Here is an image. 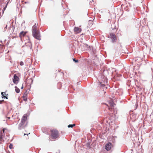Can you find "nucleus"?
<instances>
[{
  "label": "nucleus",
  "instance_id": "obj_7",
  "mask_svg": "<svg viewBox=\"0 0 153 153\" xmlns=\"http://www.w3.org/2000/svg\"><path fill=\"white\" fill-rule=\"evenodd\" d=\"M107 79L106 77L102 79L101 82H100V84H101V87L102 88L104 87L105 86V84L107 83Z\"/></svg>",
  "mask_w": 153,
  "mask_h": 153
},
{
  "label": "nucleus",
  "instance_id": "obj_29",
  "mask_svg": "<svg viewBox=\"0 0 153 153\" xmlns=\"http://www.w3.org/2000/svg\"><path fill=\"white\" fill-rule=\"evenodd\" d=\"M4 101V100H2L1 101V103H2V102H3Z\"/></svg>",
  "mask_w": 153,
  "mask_h": 153
},
{
  "label": "nucleus",
  "instance_id": "obj_6",
  "mask_svg": "<svg viewBox=\"0 0 153 153\" xmlns=\"http://www.w3.org/2000/svg\"><path fill=\"white\" fill-rule=\"evenodd\" d=\"M38 24L36 25L35 24L32 27V33L37 32V31H39L38 29L37 28Z\"/></svg>",
  "mask_w": 153,
  "mask_h": 153
},
{
  "label": "nucleus",
  "instance_id": "obj_8",
  "mask_svg": "<svg viewBox=\"0 0 153 153\" xmlns=\"http://www.w3.org/2000/svg\"><path fill=\"white\" fill-rule=\"evenodd\" d=\"M111 146L112 144L111 143H108L105 146V149L108 151H109L111 149Z\"/></svg>",
  "mask_w": 153,
  "mask_h": 153
},
{
  "label": "nucleus",
  "instance_id": "obj_26",
  "mask_svg": "<svg viewBox=\"0 0 153 153\" xmlns=\"http://www.w3.org/2000/svg\"><path fill=\"white\" fill-rule=\"evenodd\" d=\"M2 97L3 98H6L7 99V97H6V96H4V95L3 96H2Z\"/></svg>",
  "mask_w": 153,
  "mask_h": 153
},
{
  "label": "nucleus",
  "instance_id": "obj_19",
  "mask_svg": "<svg viewBox=\"0 0 153 153\" xmlns=\"http://www.w3.org/2000/svg\"><path fill=\"white\" fill-rule=\"evenodd\" d=\"M15 91L17 93H18L20 92V89L18 88L16 86H15Z\"/></svg>",
  "mask_w": 153,
  "mask_h": 153
},
{
  "label": "nucleus",
  "instance_id": "obj_28",
  "mask_svg": "<svg viewBox=\"0 0 153 153\" xmlns=\"http://www.w3.org/2000/svg\"><path fill=\"white\" fill-rule=\"evenodd\" d=\"M3 94H4V93L3 92L1 93V94L2 95V96H3L4 95Z\"/></svg>",
  "mask_w": 153,
  "mask_h": 153
},
{
  "label": "nucleus",
  "instance_id": "obj_37",
  "mask_svg": "<svg viewBox=\"0 0 153 153\" xmlns=\"http://www.w3.org/2000/svg\"><path fill=\"white\" fill-rule=\"evenodd\" d=\"M102 135V134H100V135H99V137H100V135Z\"/></svg>",
  "mask_w": 153,
  "mask_h": 153
},
{
  "label": "nucleus",
  "instance_id": "obj_31",
  "mask_svg": "<svg viewBox=\"0 0 153 153\" xmlns=\"http://www.w3.org/2000/svg\"><path fill=\"white\" fill-rule=\"evenodd\" d=\"M59 73L60 74H62V73H60V72H59Z\"/></svg>",
  "mask_w": 153,
  "mask_h": 153
},
{
  "label": "nucleus",
  "instance_id": "obj_32",
  "mask_svg": "<svg viewBox=\"0 0 153 153\" xmlns=\"http://www.w3.org/2000/svg\"><path fill=\"white\" fill-rule=\"evenodd\" d=\"M6 7H4V11L5 10V8Z\"/></svg>",
  "mask_w": 153,
  "mask_h": 153
},
{
  "label": "nucleus",
  "instance_id": "obj_40",
  "mask_svg": "<svg viewBox=\"0 0 153 153\" xmlns=\"http://www.w3.org/2000/svg\"><path fill=\"white\" fill-rule=\"evenodd\" d=\"M56 153H57V152H56Z\"/></svg>",
  "mask_w": 153,
  "mask_h": 153
},
{
  "label": "nucleus",
  "instance_id": "obj_12",
  "mask_svg": "<svg viewBox=\"0 0 153 153\" xmlns=\"http://www.w3.org/2000/svg\"><path fill=\"white\" fill-rule=\"evenodd\" d=\"M25 124V123H22L21 121V122L19 124V129H21L22 128H24V125Z\"/></svg>",
  "mask_w": 153,
  "mask_h": 153
},
{
  "label": "nucleus",
  "instance_id": "obj_25",
  "mask_svg": "<svg viewBox=\"0 0 153 153\" xmlns=\"http://www.w3.org/2000/svg\"><path fill=\"white\" fill-rule=\"evenodd\" d=\"M20 65L21 66L23 65H24L23 62L22 61L20 62Z\"/></svg>",
  "mask_w": 153,
  "mask_h": 153
},
{
  "label": "nucleus",
  "instance_id": "obj_3",
  "mask_svg": "<svg viewBox=\"0 0 153 153\" xmlns=\"http://www.w3.org/2000/svg\"><path fill=\"white\" fill-rule=\"evenodd\" d=\"M108 37H110L111 38L113 42H116L117 40L116 36L115 34L113 33H110V36Z\"/></svg>",
  "mask_w": 153,
  "mask_h": 153
},
{
  "label": "nucleus",
  "instance_id": "obj_10",
  "mask_svg": "<svg viewBox=\"0 0 153 153\" xmlns=\"http://www.w3.org/2000/svg\"><path fill=\"white\" fill-rule=\"evenodd\" d=\"M74 30L76 33H80L82 30L80 28L77 27H76L74 28Z\"/></svg>",
  "mask_w": 153,
  "mask_h": 153
},
{
  "label": "nucleus",
  "instance_id": "obj_5",
  "mask_svg": "<svg viewBox=\"0 0 153 153\" xmlns=\"http://www.w3.org/2000/svg\"><path fill=\"white\" fill-rule=\"evenodd\" d=\"M19 78L15 74L14 75L13 82L14 84H17L19 82Z\"/></svg>",
  "mask_w": 153,
  "mask_h": 153
},
{
  "label": "nucleus",
  "instance_id": "obj_11",
  "mask_svg": "<svg viewBox=\"0 0 153 153\" xmlns=\"http://www.w3.org/2000/svg\"><path fill=\"white\" fill-rule=\"evenodd\" d=\"M27 91H26L24 94L23 96V100L25 101H26L27 100Z\"/></svg>",
  "mask_w": 153,
  "mask_h": 153
},
{
  "label": "nucleus",
  "instance_id": "obj_38",
  "mask_svg": "<svg viewBox=\"0 0 153 153\" xmlns=\"http://www.w3.org/2000/svg\"><path fill=\"white\" fill-rule=\"evenodd\" d=\"M11 85H13V84H11Z\"/></svg>",
  "mask_w": 153,
  "mask_h": 153
},
{
  "label": "nucleus",
  "instance_id": "obj_23",
  "mask_svg": "<svg viewBox=\"0 0 153 153\" xmlns=\"http://www.w3.org/2000/svg\"><path fill=\"white\" fill-rule=\"evenodd\" d=\"M13 146L12 144H10L9 146V147L10 149H11L12 148Z\"/></svg>",
  "mask_w": 153,
  "mask_h": 153
},
{
  "label": "nucleus",
  "instance_id": "obj_20",
  "mask_svg": "<svg viewBox=\"0 0 153 153\" xmlns=\"http://www.w3.org/2000/svg\"><path fill=\"white\" fill-rule=\"evenodd\" d=\"M86 145L87 147L88 148H89V149L91 148V147L90 143V142H88V143H87L86 144Z\"/></svg>",
  "mask_w": 153,
  "mask_h": 153
},
{
  "label": "nucleus",
  "instance_id": "obj_14",
  "mask_svg": "<svg viewBox=\"0 0 153 153\" xmlns=\"http://www.w3.org/2000/svg\"><path fill=\"white\" fill-rule=\"evenodd\" d=\"M134 136V140L135 141L137 140H139V138L138 136V135L137 134H133Z\"/></svg>",
  "mask_w": 153,
  "mask_h": 153
},
{
  "label": "nucleus",
  "instance_id": "obj_4",
  "mask_svg": "<svg viewBox=\"0 0 153 153\" xmlns=\"http://www.w3.org/2000/svg\"><path fill=\"white\" fill-rule=\"evenodd\" d=\"M59 134H50L49 136V139L50 140L53 141L55 140L59 137Z\"/></svg>",
  "mask_w": 153,
  "mask_h": 153
},
{
  "label": "nucleus",
  "instance_id": "obj_15",
  "mask_svg": "<svg viewBox=\"0 0 153 153\" xmlns=\"http://www.w3.org/2000/svg\"><path fill=\"white\" fill-rule=\"evenodd\" d=\"M136 117V115L135 114H131L130 116V118L133 121H134L135 120V118Z\"/></svg>",
  "mask_w": 153,
  "mask_h": 153
},
{
  "label": "nucleus",
  "instance_id": "obj_13",
  "mask_svg": "<svg viewBox=\"0 0 153 153\" xmlns=\"http://www.w3.org/2000/svg\"><path fill=\"white\" fill-rule=\"evenodd\" d=\"M3 133H8L9 132V130L6 128H3L2 129Z\"/></svg>",
  "mask_w": 153,
  "mask_h": 153
},
{
  "label": "nucleus",
  "instance_id": "obj_33",
  "mask_svg": "<svg viewBox=\"0 0 153 153\" xmlns=\"http://www.w3.org/2000/svg\"><path fill=\"white\" fill-rule=\"evenodd\" d=\"M140 137H142V134L140 136Z\"/></svg>",
  "mask_w": 153,
  "mask_h": 153
},
{
  "label": "nucleus",
  "instance_id": "obj_34",
  "mask_svg": "<svg viewBox=\"0 0 153 153\" xmlns=\"http://www.w3.org/2000/svg\"><path fill=\"white\" fill-rule=\"evenodd\" d=\"M21 88L22 89H23V86H22V87H21Z\"/></svg>",
  "mask_w": 153,
  "mask_h": 153
},
{
  "label": "nucleus",
  "instance_id": "obj_39",
  "mask_svg": "<svg viewBox=\"0 0 153 153\" xmlns=\"http://www.w3.org/2000/svg\"><path fill=\"white\" fill-rule=\"evenodd\" d=\"M28 134H30V133H29Z\"/></svg>",
  "mask_w": 153,
  "mask_h": 153
},
{
  "label": "nucleus",
  "instance_id": "obj_27",
  "mask_svg": "<svg viewBox=\"0 0 153 153\" xmlns=\"http://www.w3.org/2000/svg\"><path fill=\"white\" fill-rule=\"evenodd\" d=\"M24 136H25V135H26V136H27V137L26 138H28V134H24Z\"/></svg>",
  "mask_w": 153,
  "mask_h": 153
},
{
  "label": "nucleus",
  "instance_id": "obj_24",
  "mask_svg": "<svg viewBox=\"0 0 153 153\" xmlns=\"http://www.w3.org/2000/svg\"><path fill=\"white\" fill-rule=\"evenodd\" d=\"M73 59L74 61L75 62H78V61L77 60H76L74 58Z\"/></svg>",
  "mask_w": 153,
  "mask_h": 153
},
{
  "label": "nucleus",
  "instance_id": "obj_18",
  "mask_svg": "<svg viewBox=\"0 0 153 153\" xmlns=\"http://www.w3.org/2000/svg\"><path fill=\"white\" fill-rule=\"evenodd\" d=\"M27 81L28 82L29 84L31 85L32 83L33 80L32 79L30 78L27 80Z\"/></svg>",
  "mask_w": 153,
  "mask_h": 153
},
{
  "label": "nucleus",
  "instance_id": "obj_21",
  "mask_svg": "<svg viewBox=\"0 0 153 153\" xmlns=\"http://www.w3.org/2000/svg\"><path fill=\"white\" fill-rule=\"evenodd\" d=\"M75 126V124H72V125H71V124H70V125H69L68 126V128H72L74 126Z\"/></svg>",
  "mask_w": 153,
  "mask_h": 153
},
{
  "label": "nucleus",
  "instance_id": "obj_30",
  "mask_svg": "<svg viewBox=\"0 0 153 153\" xmlns=\"http://www.w3.org/2000/svg\"><path fill=\"white\" fill-rule=\"evenodd\" d=\"M24 0H23V2H24V3H25V4H26V3H27V2H25V1H24Z\"/></svg>",
  "mask_w": 153,
  "mask_h": 153
},
{
  "label": "nucleus",
  "instance_id": "obj_2",
  "mask_svg": "<svg viewBox=\"0 0 153 153\" xmlns=\"http://www.w3.org/2000/svg\"><path fill=\"white\" fill-rule=\"evenodd\" d=\"M109 106L107 105L108 107V109L110 111H112L114 110V104L113 102L111 100L109 102Z\"/></svg>",
  "mask_w": 153,
  "mask_h": 153
},
{
  "label": "nucleus",
  "instance_id": "obj_17",
  "mask_svg": "<svg viewBox=\"0 0 153 153\" xmlns=\"http://www.w3.org/2000/svg\"><path fill=\"white\" fill-rule=\"evenodd\" d=\"M26 34V33L23 32V31H22L20 33V34H19V35H20V37H22V36H24L25 34Z\"/></svg>",
  "mask_w": 153,
  "mask_h": 153
},
{
  "label": "nucleus",
  "instance_id": "obj_1",
  "mask_svg": "<svg viewBox=\"0 0 153 153\" xmlns=\"http://www.w3.org/2000/svg\"><path fill=\"white\" fill-rule=\"evenodd\" d=\"M32 35L36 39L39 40L41 39V36L39 31L32 33Z\"/></svg>",
  "mask_w": 153,
  "mask_h": 153
},
{
  "label": "nucleus",
  "instance_id": "obj_9",
  "mask_svg": "<svg viewBox=\"0 0 153 153\" xmlns=\"http://www.w3.org/2000/svg\"><path fill=\"white\" fill-rule=\"evenodd\" d=\"M28 116L27 114H24L22 118L21 122H22V123H25V122L27 119V117Z\"/></svg>",
  "mask_w": 153,
  "mask_h": 153
},
{
  "label": "nucleus",
  "instance_id": "obj_16",
  "mask_svg": "<svg viewBox=\"0 0 153 153\" xmlns=\"http://www.w3.org/2000/svg\"><path fill=\"white\" fill-rule=\"evenodd\" d=\"M51 133L52 134H58V131L56 129H53L51 130Z\"/></svg>",
  "mask_w": 153,
  "mask_h": 153
},
{
  "label": "nucleus",
  "instance_id": "obj_36",
  "mask_svg": "<svg viewBox=\"0 0 153 153\" xmlns=\"http://www.w3.org/2000/svg\"><path fill=\"white\" fill-rule=\"evenodd\" d=\"M1 101H0V104H1Z\"/></svg>",
  "mask_w": 153,
  "mask_h": 153
},
{
  "label": "nucleus",
  "instance_id": "obj_35",
  "mask_svg": "<svg viewBox=\"0 0 153 153\" xmlns=\"http://www.w3.org/2000/svg\"><path fill=\"white\" fill-rule=\"evenodd\" d=\"M8 119H10V117H8Z\"/></svg>",
  "mask_w": 153,
  "mask_h": 153
},
{
  "label": "nucleus",
  "instance_id": "obj_22",
  "mask_svg": "<svg viewBox=\"0 0 153 153\" xmlns=\"http://www.w3.org/2000/svg\"><path fill=\"white\" fill-rule=\"evenodd\" d=\"M3 137V134H0V140L2 141Z\"/></svg>",
  "mask_w": 153,
  "mask_h": 153
}]
</instances>
